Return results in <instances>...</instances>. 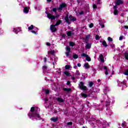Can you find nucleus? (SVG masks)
I'll list each match as a JSON object with an SVG mask.
<instances>
[{"label": "nucleus", "mask_w": 128, "mask_h": 128, "mask_svg": "<svg viewBox=\"0 0 128 128\" xmlns=\"http://www.w3.org/2000/svg\"><path fill=\"white\" fill-rule=\"evenodd\" d=\"M64 90L66 92H70V90H72V89L70 88H64Z\"/></svg>", "instance_id": "b1692460"}, {"label": "nucleus", "mask_w": 128, "mask_h": 128, "mask_svg": "<svg viewBox=\"0 0 128 128\" xmlns=\"http://www.w3.org/2000/svg\"><path fill=\"white\" fill-rule=\"evenodd\" d=\"M69 18L70 20V22H75V20H76V18L72 16V15L69 16Z\"/></svg>", "instance_id": "1a4fd4ad"}, {"label": "nucleus", "mask_w": 128, "mask_h": 128, "mask_svg": "<svg viewBox=\"0 0 128 128\" xmlns=\"http://www.w3.org/2000/svg\"><path fill=\"white\" fill-rule=\"evenodd\" d=\"M100 60L102 62H104V56L102 54H100Z\"/></svg>", "instance_id": "2eb2a0df"}, {"label": "nucleus", "mask_w": 128, "mask_h": 128, "mask_svg": "<svg viewBox=\"0 0 128 128\" xmlns=\"http://www.w3.org/2000/svg\"><path fill=\"white\" fill-rule=\"evenodd\" d=\"M81 96L82 98H86L88 96V95L84 93H81Z\"/></svg>", "instance_id": "5701e85b"}, {"label": "nucleus", "mask_w": 128, "mask_h": 128, "mask_svg": "<svg viewBox=\"0 0 128 128\" xmlns=\"http://www.w3.org/2000/svg\"><path fill=\"white\" fill-rule=\"evenodd\" d=\"M101 28H104V24L101 25Z\"/></svg>", "instance_id": "6e6d98bb"}, {"label": "nucleus", "mask_w": 128, "mask_h": 128, "mask_svg": "<svg viewBox=\"0 0 128 128\" xmlns=\"http://www.w3.org/2000/svg\"><path fill=\"white\" fill-rule=\"evenodd\" d=\"M124 28H128V26H124Z\"/></svg>", "instance_id": "052dcab7"}, {"label": "nucleus", "mask_w": 128, "mask_h": 128, "mask_svg": "<svg viewBox=\"0 0 128 128\" xmlns=\"http://www.w3.org/2000/svg\"><path fill=\"white\" fill-rule=\"evenodd\" d=\"M76 78H78L76 76H74V75L73 74V76L71 78V80H74Z\"/></svg>", "instance_id": "c9c22d12"}, {"label": "nucleus", "mask_w": 128, "mask_h": 128, "mask_svg": "<svg viewBox=\"0 0 128 128\" xmlns=\"http://www.w3.org/2000/svg\"><path fill=\"white\" fill-rule=\"evenodd\" d=\"M14 32H15V34H18V30H16V29H14Z\"/></svg>", "instance_id": "8fccbe9b"}, {"label": "nucleus", "mask_w": 128, "mask_h": 128, "mask_svg": "<svg viewBox=\"0 0 128 128\" xmlns=\"http://www.w3.org/2000/svg\"><path fill=\"white\" fill-rule=\"evenodd\" d=\"M114 10H116V8H118V7L116 6H114Z\"/></svg>", "instance_id": "864d4df0"}, {"label": "nucleus", "mask_w": 128, "mask_h": 128, "mask_svg": "<svg viewBox=\"0 0 128 128\" xmlns=\"http://www.w3.org/2000/svg\"><path fill=\"white\" fill-rule=\"evenodd\" d=\"M72 31H69L67 32V36H72Z\"/></svg>", "instance_id": "412c9836"}, {"label": "nucleus", "mask_w": 128, "mask_h": 128, "mask_svg": "<svg viewBox=\"0 0 128 128\" xmlns=\"http://www.w3.org/2000/svg\"><path fill=\"white\" fill-rule=\"evenodd\" d=\"M32 28H34V25H31V26L28 28V30H32Z\"/></svg>", "instance_id": "f704fd0d"}, {"label": "nucleus", "mask_w": 128, "mask_h": 128, "mask_svg": "<svg viewBox=\"0 0 128 128\" xmlns=\"http://www.w3.org/2000/svg\"><path fill=\"white\" fill-rule=\"evenodd\" d=\"M94 83L92 82H88V86H89V88H92V86H94Z\"/></svg>", "instance_id": "f3484780"}, {"label": "nucleus", "mask_w": 128, "mask_h": 128, "mask_svg": "<svg viewBox=\"0 0 128 128\" xmlns=\"http://www.w3.org/2000/svg\"><path fill=\"white\" fill-rule=\"evenodd\" d=\"M84 11H82L80 12L79 13V14L80 16H82V14H84Z\"/></svg>", "instance_id": "09e8293b"}, {"label": "nucleus", "mask_w": 128, "mask_h": 128, "mask_svg": "<svg viewBox=\"0 0 128 128\" xmlns=\"http://www.w3.org/2000/svg\"><path fill=\"white\" fill-rule=\"evenodd\" d=\"M114 45H112V46H111V48H114Z\"/></svg>", "instance_id": "0e129e2a"}, {"label": "nucleus", "mask_w": 128, "mask_h": 128, "mask_svg": "<svg viewBox=\"0 0 128 128\" xmlns=\"http://www.w3.org/2000/svg\"><path fill=\"white\" fill-rule=\"evenodd\" d=\"M124 2L122 0H117L116 2V6H119V4H122Z\"/></svg>", "instance_id": "9b49d317"}, {"label": "nucleus", "mask_w": 128, "mask_h": 128, "mask_svg": "<svg viewBox=\"0 0 128 128\" xmlns=\"http://www.w3.org/2000/svg\"><path fill=\"white\" fill-rule=\"evenodd\" d=\"M78 68V66H74V68H76V69Z\"/></svg>", "instance_id": "bf43d9fd"}, {"label": "nucleus", "mask_w": 128, "mask_h": 128, "mask_svg": "<svg viewBox=\"0 0 128 128\" xmlns=\"http://www.w3.org/2000/svg\"><path fill=\"white\" fill-rule=\"evenodd\" d=\"M24 12L25 14H28V8L26 7L24 8Z\"/></svg>", "instance_id": "6ab92c4d"}, {"label": "nucleus", "mask_w": 128, "mask_h": 128, "mask_svg": "<svg viewBox=\"0 0 128 128\" xmlns=\"http://www.w3.org/2000/svg\"><path fill=\"white\" fill-rule=\"evenodd\" d=\"M44 62H46V58H44Z\"/></svg>", "instance_id": "13d9d810"}, {"label": "nucleus", "mask_w": 128, "mask_h": 128, "mask_svg": "<svg viewBox=\"0 0 128 128\" xmlns=\"http://www.w3.org/2000/svg\"><path fill=\"white\" fill-rule=\"evenodd\" d=\"M66 4L62 2L59 6V7L58 8V10H60V12H62V10L64 8H66Z\"/></svg>", "instance_id": "7ed1b4c3"}, {"label": "nucleus", "mask_w": 128, "mask_h": 128, "mask_svg": "<svg viewBox=\"0 0 128 128\" xmlns=\"http://www.w3.org/2000/svg\"><path fill=\"white\" fill-rule=\"evenodd\" d=\"M74 76H75L77 78H80V72L78 71H76V72L75 73V74H74Z\"/></svg>", "instance_id": "f8f14e48"}, {"label": "nucleus", "mask_w": 128, "mask_h": 128, "mask_svg": "<svg viewBox=\"0 0 128 128\" xmlns=\"http://www.w3.org/2000/svg\"><path fill=\"white\" fill-rule=\"evenodd\" d=\"M90 38V36H86V38Z\"/></svg>", "instance_id": "69168bd1"}, {"label": "nucleus", "mask_w": 128, "mask_h": 128, "mask_svg": "<svg viewBox=\"0 0 128 128\" xmlns=\"http://www.w3.org/2000/svg\"><path fill=\"white\" fill-rule=\"evenodd\" d=\"M86 60H87L88 62H90L91 60L90 58V56H88V55L86 57Z\"/></svg>", "instance_id": "c85d7f7f"}, {"label": "nucleus", "mask_w": 128, "mask_h": 128, "mask_svg": "<svg viewBox=\"0 0 128 128\" xmlns=\"http://www.w3.org/2000/svg\"><path fill=\"white\" fill-rule=\"evenodd\" d=\"M124 74H125V76H128V70L126 71Z\"/></svg>", "instance_id": "37998d69"}, {"label": "nucleus", "mask_w": 128, "mask_h": 128, "mask_svg": "<svg viewBox=\"0 0 128 128\" xmlns=\"http://www.w3.org/2000/svg\"><path fill=\"white\" fill-rule=\"evenodd\" d=\"M58 70H59V72H60V70H62V69H60V68H58Z\"/></svg>", "instance_id": "680f3d73"}, {"label": "nucleus", "mask_w": 128, "mask_h": 128, "mask_svg": "<svg viewBox=\"0 0 128 128\" xmlns=\"http://www.w3.org/2000/svg\"><path fill=\"white\" fill-rule=\"evenodd\" d=\"M77 66H78L79 68H80V66H82V64H80V63H78V64H77Z\"/></svg>", "instance_id": "3c124183"}, {"label": "nucleus", "mask_w": 128, "mask_h": 128, "mask_svg": "<svg viewBox=\"0 0 128 128\" xmlns=\"http://www.w3.org/2000/svg\"><path fill=\"white\" fill-rule=\"evenodd\" d=\"M58 10V9L57 8H54L53 9H52V11L54 12H55V14L56 12V10Z\"/></svg>", "instance_id": "ea45409f"}, {"label": "nucleus", "mask_w": 128, "mask_h": 128, "mask_svg": "<svg viewBox=\"0 0 128 128\" xmlns=\"http://www.w3.org/2000/svg\"><path fill=\"white\" fill-rule=\"evenodd\" d=\"M58 117H52L51 118L52 122H58Z\"/></svg>", "instance_id": "4468645a"}, {"label": "nucleus", "mask_w": 128, "mask_h": 128, "mask_svg": "<svg viewBox=\"0 0 128 128\" xmlns=\"http://www.w3.org/2000/svg\"><path fill=\"white\" fill-rule=\"evenodd\" d=\"M93 8H98V6L95 4H93Z\"/></svg>", "instance_id": "de8ad7c7"}, {"label": "nucleus", "mask_w": 128, "mask_h": 128, "mask_svg": "<svg viewBox=\"0 0 128 128\" xmlns=\"http://www.w3.org/2000/svg\"><path fill=\"white\" fill-rule=\"evenodd\" d=\"M64 74H65V76H70V74L68 72H64Z\"/></svg>", "instance_id": "a211bd4d"}, {"label": "nucleus", "mask_w": 128, "mask_h": 128, "mask_svg": "<svg viewBox=\"0 0 128 128\" xmlns=\"http://www.w3.org/2000/svg\"><path fill=\"white\" fill-rule=\"evenodd\" d=\"M61 23H62V20H58V21H57V22H56L55 25L58 26V25L60 24Z\"/></svg>", "instance_id": "cd10ccee"}, {"label": "nucleus", "mask_w": 128, "mask_h": 128, "mask_svg": "<svg viewBox=\"0 0 128 128\" xmlns=\"http://www.w3.org/2000/svg\"><path fill=\"white\" fill-rule=\"evenodd\" d=\"M66 84L67 86H72V84H70V81H68Z\"/></svg>", "instance_id": "49530a36"}, {"label": "nucleus", "mask_w": 128, "mask_h": 128, "mask_svg": "<svg viewBox=\"0 0 128 128\" xmlns=\"http://www.w3.org/2000/svg\"><path fill=\"white\" fill-rule=\"evenodd\" d=\"M65 22H66V24H70V17H68V15L66 14V16L64 18Z\"/></svg>", "instance_id": "0eeeda50"}, {"label": "nucleus", "mask_w": 128, "mask_h": 128, "mask_svg": "<svg viewBox=\"0 0 128 128\" xmlns=\"http://www.w3.org/2000/svg\"><path fill=\"white\" fill-rule=\"evenodd\" d=\"M102 126L103 128H106V122L104 121Z\"/></svg>", "instance_id": "a878e982"}, {"label": "nucleus", "mask_w": 128, "mask_h": 128, "mask_svg": "<svg viewBox=\"0 0 128 128\" xmlns=\"http://www.w3.org/2000/svg\"><path fill=\"white\" fill-rule=\"evenodd\" d=\"M36 108H34V107L31 108V112L28 114V116H29L30 118L34 117V118H36V120H40V114L36 112Z\"/></svg>", "instance_id": "f257e3e1"}, {"label": "nucleus", "mask_w": 128, "mask_h": 128, "mask_svg": "<svg viewBox=\"0 0 128 128\" xmlns=\"http://www.w3.org/2000/svg\"><path fill=\"white\" fill-rule=\"evenodd\" d=\"M46 44V46H50V42H47V43Z\"/></svg>", "instance_id": "603ef678"}, {"label": "nucleus", "mask_w": 128, "mask_h": 128, "mask_svg": "<svg viewBox=\"0 0 128 128\" xmlns=\"http://www.w3.org/2000/svg\"><path fill=\"white\" fill-rule=\"evenodd\" d=\"M84 68H85L86 70H88V68H90V64H88V63H86L84 64Z\"/></svg>", "instance_id": "dca6fc26"}, {"label": "nucleus", "mask_w": 128, "mask_h": 128, "mask_svg": "<svg viewBox=\"0 0 128 128\" xmlns=\"http://www.w3.org/2000/svg\"><path fill=\"white\" fill-rule=\"evenodd\" d=\"M74 43L72 42H71L69 43V45L70 46H74Z\"/></svg>", "instance_id": "7c9ffc66"}, {"label": "nucleus", "mask_w": 128, "mask_h": 128, "mask_svg": "<svg viewBox=\"0 0 128 128\" xmlns=\"http://www.w3.org/2000/svg\"><path fill=\"white\" fill-rule=\"evenodd\" d=\"M96 40H100V36H98V35H96Z\"/></svg>", "instance_id": "58836bf2"}, {"label": "nucleus", "mask_w": 128, "mask_h": 128, "mask_svg": "<svg viewBox=\"0 0 128 128\" xmlns=\"http://www.w3.org/2000/svg\"><path fill=\"white\" fill-rule=\"evenodd\" d=\"M68 126H72V122H69L67 123Z\"/></svg>", "instance_id": "a18cd8bd"}, {"label": "nucleus", "mask_w": 128, "mask_h": 128, "mask_svg": "<svg viewBox=\"0 0 128 128\" xmlns=\"http://www.w3.org/2000/svg\"><path fill=\"white\" fill-rule=\"evenodd\" d=\"M102 44L104 46L105 48H106L108 46V44H106V41H103L102 42Z\"/></svg>", "instance_id": "393cba45"}, {"label": "nucleus", "mask_w": 128, "mask_h": 128, "mask_svg": "<svg viewBox=\"0 0 128 128\" xmlns=\"http://www.w3.org/2000/svg\"><path fill=\"white\" fill-rule=\"evenodd\" d=\"M48 68V67L46 66H42V70H46Z\"/></svg>", "instance_id": "e433bc0d"}, {"label": "nucleus", "mask_w": 128, "mask_h": 128, "mask_svg": "<svg viewBox=\"0 0 128 128\" xmlns=\"http://www.w3.org/2000/svg\"><path fill=\"white\" fill-rule=\"evenodd\" d=\"M124 56H125V58L127 60H128V52H126L124 54Z\"/></svg>", "instance_id": "2f4dec72"}, {"label": "nucleus", "mask_w": 128, "mask_h": 128, "mask_svg": "<svg viewBox=\"0 0 128 128\" xmlns=\"http://www.w3.org/2000/svg\"><path fill=\"white\" fill-rule=\"evenodd\" d=\"M100 0H98V1L97 2L98 4H100Z\"/></svg>", "instance_id": "4d7b16f0"}, {"label": "nucleus", "mask_w": 128, "mask_h": 128, "mask_svg": "<svg viewBox=\"0 0 128 128\" xmlns=\"http://www.w3.org/2000/svg\"><path fill=\"white\" fill-rule=\"evenodd\" d=\"M96 124L99 128H100V126H102V122H100V120H96Z\"/></svg>", "instance_id": "ddd939ff"}, {"label": "nucleus", "mask_w": 128, "mask_h": 128, "mask_svg": "<svg viewBox=\"0 0 128 128\" xmlns=\"http://www.w3.org/2000/svg\"><path fill=\"white\" fill-rule=\"evenodd\" d=\"M98 82H100V80H98Z\"/></svg>", "instance_id": "338daca9"}, {"label": "nucleus", "mask_w": 128, "mask_h": 128, "mask_svg": "<svg viewBox=\"0 0 128 128\" xmlns=\"http://www.w3.org/2000/svg\"><path fill=\"white\" fill-rule=\"evenodd\" d=\"M114 14L115 16H118V10H114Z\"/></svg>", "instance_id": "bb28decb"}, {"label": "nucleus", "mask_w": 128, "mask_h": 128, "mask_svg": "<svg viewBox=\"0 0 128 128\" xmlns=\"http://www.w3.org/2000/svg\"><path fill=\"white\" fill-rule=\"evenodd\" d=\"M108 42H112V38L110 37H108Z\"/></svg>", "instance_id": "4c0bfd02"}, {"label": "nucleus", "mask_w": 128, "mask_h": 128, "mask_svg": "<svg viewBox=\"0 0 128 128\" xmlns=\"http://www.w3.org/2000/svg\"><path fill=\"white\" fill-rule=\"evenodd\" d=\"M56 100L57 102H60V103L64 102V100L60 98H57Z\"/></svg>", "instance_id": "9d476101"}, {"label": "nucleus", "mask_w": 128, "mask_h": 128, "mask_svg": "<svg viewBox=\"0 0 128 128\" xmlns=\"http://www.w3.org/2000/svg\"><path fill=\"white\" fill-rule=\"evenodd\" d=\"M59 16L60 15L58 14L56 15V16H54L50 13L47 14V18H50V20H56V18H58Z\"/></svg>", "instance_id": "20e7f679"}, {"label": "nucleus", "mask_w": 128, "mask_h": 128, "mask_svg": "<svg viewBox=\"0 0 128 128\" xmlns=\"http://www.w3.org/2000/svg\"><path fill=\"white\" fill-rule=\"evenodd\" d=\"M44 100H45L46 102H48V100L47 99H45Z\"/></svg>", "instance_id": "774afa93"}, {"label": "nucleus", "mask_w": 128, "mask_h": 128, "mask_svg": "<svg viewBox=\"0 0 128 128\" xmlns=\"http://www.w3.org/2000/svg\"><path fill=\"white\" fill-rule=\"evenodd\" d=\"M94 26V24L91 23L90 25H89V28H92Z\"/></svg>", "instance_id": "79ce46f5"}, {"label": "nucleus", "mask_w": 128, "mask_h": 128, "mask_svg": "<svg viewBox=\"0 0 128 128\" xmlns=\"http://www.w3.org/2000/svg\"><path fill=\"white\" fill-rule=\"evenodd\" d=\"M81 56H84V58H86V56H88V54L85 53H83L81 54Z\"/></svg>", "instance_id": "473e14b6"}, {"label": "nucleus", "mask_w": 128, "mask_h": 128, "mask_svg": "<svg viewBox=\"0 0 128 128\" xmlns=\"http://www.w3.org/2000/svg\"><path fill=\"white\" fill-rule=\"evenodd\" d=\"M78 88L82 90H88L86 86H84V83L82 82L78 84Z\"/></svg>", "instance_id": "f03ea898"}, {"label": "nucleus", "mask_w": 128, "mask_h": 128, "mask_svg": "<svg viewBox=\"0 0 128 128\" xmlns=\"http://www.w3.org/2000/svg\"><path fill=\"white\" fill-rule=\"evenodd\" d=\"M45 92L46 94H50V90H45Z\"/></svg>", "instance_id": "a19ab883"}, {"label": "nucleus", "mask_w": 128, "mask_h": 128, "mask_svg": "<svg viewBox=\"0 0 128 128\" xmlns=\"http://www.w3.org/2000/svg\"><path fill=\"white\" fill-rule=\"evenodd\" d=\"M78 58V54H73V58H74V60H76V58Z\"/></svg>", "instance_id": "c756f323"}, {"label": "nucleus", "mask_w": 128, "mask_h": 128, "mask_svg": "<svg viewBox=\"0 0 128 128\" xmlns=\"http://www.w3.org/2000/svg\"><path fill=\"white\" fill-rule=\"evenodd\" d=\"M56 24L51 25L50 28L52 32H56Z\"/></svg>", "instance_id": "423d86ee"}, {"label": "nucleus", "mask_w": 128, "mask_h": 128, "mask_svg": "<svg viewBox=\"0 0 128 128\" xmlns=\"http://www.w3.org/2000/svg\"><path fill=\"white\" fill-rule=\"evenodd\" d=\"M123 38H124V36H120L119 38V40H122Z\"/></svg>", "instance_id": "c03bdc74"}, {"label": "nucleus", "mask_w": 128, "mask_h": 128, "mask_svg": "<svg viewBox=\"0 0 128 128\" xmlns=\"http://www.w3.org/2000/svg\"><path fill=\"white\" fill-rule=\"evenodd\" d=\"M48 54H54V50H50L48 52Z\"/></svg>", "instance_id": "4be33fe9"}, {"label": "nucleus", "mask_w": 128, "mask_h": 128, "mask_svg": "<svg viewBox=\"0 0 128 128\" xmlns=\"http://www.w3.org/2000/svg\"><path fill=\"white\" fill-rule=\"evenodd\" d=\"M86 48L88 50V48H92V44L88 42H86Z\"/></svg>", "instance_id": "6e6552de"}, {"label": "nucleus", "mask_w": 128, "mask_h": 128, "mask_svg": "<svg viewBox=\"0 0 128 128\" xmlns=\"http://www.w3.org/2000/svg\"><path fill=\"white\" fill-rule=\"evenodd\" d=\"M31 32H32V34H36V31L34 30H32Z\"/></svg>", "instance_id": "5fc2aeb1"}, {"label": "nucleus", "mask_w": 128, "mask_h": 128, "mask_svg": "<svg viewBox=\"0 0 128 128\" xmlns=\"http://www.w3.org/2000/svg\"><path fill=\"white\" fill-rule=\"evenodd\" d=\"M66 58H68L70 56V48L66 46Z\"/></svg>", "instance_id": "39448f33"}, {"label": "nucleus", "mask_w": 128, "mask_h": 128, "mask_svg": "<svg viewBox=\"0 0 128 128\" xmlns=\"http://www.w3.org/2000/svg\"><path fill=\"white\" fill-rule=\"evenodd\" d=\"M70 68V65H66L65 66L66 70H69V68Z\"/></svg>", "instance_id": "72a5a7b5"}, {"label": "nucleus", "mask_w": 128, "mask_h": 128, "mask_svg": "<svg viewBox=\"0 0 128 128\" xmlns=\"http://www.w3.org/2000/svg\"><path fill=\"white\" fill-rule=\"evenodd\" d=\"M103 66L104 68V70H106L105 74L108 76V68L106 67V66Z\"/></svg>", "instance_id": "aec40b11"}, {"label": "nucleus", "mask_w": 128, "mask_h": 128, "mask_svg": "<svg viewBox=\"0 0 128 128\" xmlns=\"http://www.w3.org/2000/svg\"><path fill=\"white\" fill-rule=\"evenodd\" d=\"M123 84H126V81L122 82Z\"/></svg>", "instance_id": "e2e57ef3"}]
</instances>
